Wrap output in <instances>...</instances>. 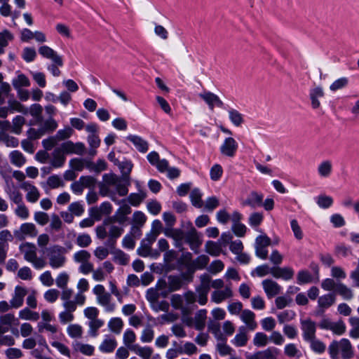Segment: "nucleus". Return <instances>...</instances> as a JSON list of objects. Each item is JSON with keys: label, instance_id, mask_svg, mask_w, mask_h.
<instances>
[{"label": "nucleus", "instance_id": "f3484780", "mask_svg": "<svg viewBox=\"0 0 359 359\" xmlns=\"http://www.w3.org/2000/svg\"><path fill=\"white\" fill-rule=\"evenodd\" d=\"M262 285L269 299L278 295L280 292L281 287L272 279L264 280Z\"/></svg>", "mask_w": 359, "mask_h": 359}, {"label": "nucleus", "instance_id": "5fc2aeb1", "mask_svg": "<svg viewBox=\"0 0 359 359\" xmlns=\"http://www.w3.org/2000/svg\"><path fill=\"white\" fill-rule=\"evenodd\" d=\"M201 194L198 189H194L190 194V199L192 205L198 208H200L203 205L201 200Z\"/></svg>", "mask_w": 359, "mask_h": 359}, {"label": "nucleus", "instance_id": "603ef678", "mask_svg": "<svg viewBox=\"0 0 359 359\" xmlns=\"http://www.w3.org/2000/svg\"><path fill=\"white\" fill-rule=\"evenodd\" d=\"M209 260L210 259L207 255H202L192 262L191 266L196 269H203L206 267Z\"/></svg>", "mask_w": 359, "mask_h": 359}, {"label": "nucleus", "instance_id": "79ce46f5", "mask_svg": "<svg viewBox=\"0 0 359 359\" xmlns=\"http://www.w3.org/2000/svg\"><path fill=\"white\" fill-rule=\"evenodd\" d=\"M307 342L310 343V347L311 350L316 353L321 354L325 352L326 349V345L322 341L317 339L316 337L313 338L311 341H308Z\"/></svg>", "mask_w": 359, "mask_h": 359}, {"label": "nucleus", "instance_id": "13d9d810", "mask_svg": "<svg viewBox=\"0 0 359 359\" xmlns=\"http://www.w3.org/2000/svg\"><path fill=\"white\" fill-rule=\"evenodd\" d=\"M316 203L320 208L326 209L332 205L333 199L329 196L320 195L316 198Z\"/></svg>", "mask_w": 359, "mask_h": 359}, {"label": "nucleus", "instance_id": "a211bd4d", "mask_svg": "<svg viewBox=\"0 0 359 359\" xmlns=\"http://www.w3.org/2000/svg\"><path fill=\"white\" fill-rule=\"evenodd\" d=\"M62 306L65 308V311L59 314V319L61 323L66 324L74 320L73 312L76 310L77 306L72 303L62 304Z\"/></svg>", "mask_w": 359, "mask_h": 359}, {"label": "nucleus", "instance_id": "0eeeda50", "mask_svg": "<svg viewBox=\"0 0 359 359\" xmlns=\"http://www.w3.org/2000/svg\"><path fill=\"white\" fill-rule=\"evenodd\" d=\"M302 337L306 341H311L316 337V323L311 318H306L300 321Z\"/></svg>", "mask_w": 359, "mask_h": 359}, {"label": "nucleus", "instance_id": "c756f323", "mask_svg": "<svg viewBox=\"0 0 359 359\" xmlns=\"http://www.w3.org/2000/svg\"><path fill=\"white\" fill-rule=\"evenodd\" d=\"M10 162L16 167L20 168L26 163V158L22 152L18 150L9 154Z\"/></svg>", "mask_w": 359, "mask_h": 359}, {"label": "nucleus", "instance_id": "1a4fd4ad", "mask_svg": "<svg viewBox=\"0 0 359 359\" xmlns=\"http://www.w3.org/2000/svg\"><path fill=\"white\" fill-rule=\"evenodd\" d=\"M38 231L33 223H24L21 224L18 230L14 231V236L18 240H24L25 236L35 237Z\"/></svg>", "mask_w": 359, "mask_h": 359}, {"label": "nucleus", "instance_id": "4c0bfd02", "mask_svg": "<svg viewBox=\"0 0 359 359\" xmlns=\"http://www.w3.org/2000/svg\"><path fill=\"white\" fill-rule=\"evenodd\" d=\"M336 292L346 300H350L353 297L351 289L341 283L337 285Z\"/></svg>", "mask_w": 359, "mask_h": 359}, {"label": "nucleus", "instance_id": "4be33fe9", "mask_svg": "<svg viewBox=\"0 0 359 359\" xmlns=\"http://www.w3.org/2000/svg\"><path fill=\"white\" fill-rule=\"evenodd\" d=\"M184 241L189 245L191 250H192L196 254L198 253V248L201 246L202 241L199 239L195 229H193L186 234Z\"/></svg>", "mask_w": 359, "mask_h": 359}, {"label": "nucleus", "instance_id": "5701e85b", "mask_svg": "<svg viewBox=\"0 0 359 359\" xmlns=\"http://www.w3.org/2000/svg\"><path fill=\"white\" fill-rule=\"evenodd\" d=\"M51 155L52 159L50 161V165L54 168L62 167L65 163L66 157L60 147L55 148Z\"/></svg>", "mask_w": 359, "mask_h": 359}, {"label": "nucleus", "instance_id": "052dcab7", "mask_svg": "<svg viewBox=\"0 0 359 359\" xmlns=\"http://www.w3.org/2000/svg\"><path fill=\"white\" fill-rule=\"evenodd\" d=\"M67 332L72 338H81L83 334L81 326L77 324L69 325Z\"/></svg>", "mask_w": 359, "mask_h": 359}, {"label": "nucleus", "instance_id": "9b49d317", "mask_svg": "<svg viewBox=\"0 0 359 359\" xmlns=\"http://www.w3.org/2000/svg\"><path fill=\"white\" fill-rule=\"evenodd\" d=\"M20 188L27 192L26 199L28 202L34 203L39 199L40 192L32 183L24 182L20 184Z\"/></svg>", "mask_w": 359, "mask_h": 359}, {"label": "nucleus", "instance_id": "2eb2a0df", "mask_svg": "<svg viewBox=\"0 0 359 359\" xmlns=\"http://www.w3.org/2000/svg\"><path fill=\"white\" fill-rule=\"evenodd\" d=\"M39 54L47 59L51 60L53 62L57 64L58 66L62 67L63 62L62 57L57 54V53L48 46H42L39 48Z\"/></svg>", "mask_w": 359, "mask_h": 359}, {"label": "nucleus", "instance_id": "c85d7f7f", "mask_svg": "<svg viewBox=\"0 0 359 359\" xmlns=\"http://www.w3.org/2000/svg\"><path fill=\"white\" fill-rule=\"evenodd\" d=\"M74 350L76 352H80L86 355H92L94 353V347L89 344H85L79 341H74L72 344Z\"/></svg>", "mask_w": 359, "mask_h": 359}, {"label": "nucleus", "instance_id": "dca6fc26", "mask_svg": "<svg viewBox=\"0 0 359 359\" xmlns=\"http://www.w3.org/2000/svg\"><path fill=\"white\" fill-rule=\"evenodd\" d=\"M151 245L147 242V240H142L140 243V246L137 250V253L143 257H151L153 259H157L160 256V252L157 250H153Z\"/></svg>", "mask_w": 359, "mask_h": 359}, {"label": "nucleus", "instance_id": "bf43d9fd", "mask_svg": "<svg viewBox=\"0 0 359 359\" xmlns=\"http://www.w3.org/2000/svg\"><path fill=\"white\" fill-rule=\"evenodd\" d=\"M154 337V331L150 325H148L142 332L140 339L144 343L151 342Z\"/></svg>", "mask_w": 359, "mask_h": 359}, {"label": "nucleus", "instance_id": "aec40b11", "mask_svg": "<svg viewBox=\"0 0 359 359\" xmlns=\"http://www.w3.org/2000/svg\"><path fill=\"white\" fill-rule=\"evenodd\" d=\"M233 297V291L231 285H226L223 290H215L211 294V300L216 303L220 304L224 300Z\"/></svg>", "mask_w": 359, "mask_h": 359}, {"label": "nucleus", "instance_id": "39448f33", "mask_svg": "<svg viewBox=\"0 0 359 359\" xmlns=\"http://www.w3.org/2000/svg\"><path fill=\"white\" fill-rule=\"evenodd\" d=\"M200 284L196 287V292L198 297V302L201 305H205L208 302V294L210 290L211 277L208 273L200 276Z\"/></svg>", "mask_w": 359, "mask_h": 359}, {"label": "nucleus", "instance_id": "7c9ffc66", "mask_svg": "<svg viewBox=\"0 0 359 359\" xmlns=\"http://www.w3.org/2000/svg\"><path fill=\"white\" fill-rule=\"evenodd\" d=\"M117 343L115 339L107 337L100 344L99 349L102 353H111L116 348Z\"/></svg>", "mask_w": 359, "mask_h": 359}, {"label": "nucleus", "instance_id": "ea45409f", "mask_svg": "<svg viewBox=\"0 0 359 359\" xmlns=\"http://www.w3.org/2000/svg\"><path fill=\"white\" fill-rule=\"evenodd\" d=\"M136 340V335L131 330H127L123 334V343L125 346L130 351H132L135 344L133 343Z\"/></svg>", "mask_w": 359, "mask_h": 359}, {"label": "nucleus", "instance_id": "3c124183", "mask_svg": "<svg viewBox=\"0 0 359 359\" xmlns=\"http://www.w3.org/2000/svg\"><path fill=\"white\" fill-rule=\"evenodd\" d=\"M12 84L15 89L21 88V87H27L30 86L29 79L23 74L18 76V77L13 80Z\"/></svg>", "mask_w": 359, "mask_h": 359}, {"label": "nucleus", "instance_id": "c9c22d12", "mask_svg": "<svg viewBox=\"0 0 359 359\" xmlns=\"http://www.w3.org/2000/svg\"><path fill=\"white\" fill-rule=\"evenodd\" d=\"M183 284L181 277L177 276H169L168 278V285L169 290L171 292L180 290Z\"/></svg>", "mask_w": 359, "mask_h": 359}, {"label": "nucleus", "instance_id": "c03bdc74", "mask_svg": "<svg viewBox=\"0 0 359 359\" xmlns=\"http://www.w3.org/2000/svg\"><path fill=\"white\" fill-rule=\"evenodd\" d=\"M147 194L144 191L140 193H132L128 197V202L133 206H138L141 202L146 198Z\"/></svg>", "mask_w": 359, "mask_h": 359}, {"label": "nucleus", "instance_id": "37998d69", "mask_svg": "<svg viewBox=\"0 0 359 359\" xmlns=\"http://www.w3.org/2000/svg\"><path fill=\"white\" fill-rule=\"evenodd\" d=\"M349 323L351 325V329L349 332V336L353 339L359 338V318L351 317L349 318Z\"/></svg>", "mask_w": 359, "mask_h": 359}, {"label": "nucleus", "instance_id": "7ed1b4c3", "mask_svg": "<svg viewBox=\"0 0 359 359\" xmlns=\"http://www.w3.org/2000/svg\"><path fill=\"white\" fill-rule=\"evenodd\" d=\"M40 123L39 128H30L27 130L28 138L31 140L39 139L46 134L53 133L58 126L57 121L53 117H49L48 119Z\"/></svg>", "mask_w": 359, "mask_h": 359}, {"label": "nucleus", "instance_id": "393cba45", "mask_svg": "<svg viewBox=\"0 0 359 359\" xmlns=\"http://www.w3.org/2000/svg\"><path fill=\"white\" fill-rule=\"evenodd\" d=\"M324 96V91L322 87L317 86L310 90L309 97L311 107L313 109H318L320 106L319 99Z\"/></svg>", "mask_w": 359, "mask_h": 359}, {"label": "nucleus", "instance_id": "8fccbe9b", "mask_svg": "<svg viewBox=\"0 0 359 359\" xmlns=\"http://www.w3.org/2000/svg\"><path fill=\"white\" fill-rule=\"evenodd\" d=\"M8 104V109L11 111L21 112L24 114H28V109L15 100H9Z\"/></svg>", "mask_w": 359, "mask_h": 359}, {"label": "nucleus", "instance_id": "a878e982", "mask_svg": "<svg viewBox=\"0 0 359 359\" xmlns=\"http://www.w3.org/2000/svg\"><path fill=\"white\" fill-rule=\"evenodd\" d=\"M111 225L109 227L108 234L109 239L106 243V245L109 247H113L116 241V239L119 238L123 232V228L122 226H118L111 224Z\"/></svg>", "mask_w": 359, "mask_h": 359}, {"label": "nucleus", "instance_id": "e433bc0d", "mask_svg": "<svg viewBox=\"0 0 359 359\" xmlns=\"http://www.w3.org/2000/svg\"><path fill=\"white\" fill-rule=\"evenodd\" d=\"M264 219V215L262 212H252L248 218V224L251 227L258 231V226L261 224Z\"/></svg>", "mask_w": 359, "mask_h": 359}, {"label": "nucleus", "instance_id": "0e129e2a", "mask_svg": "<svg viewBox=\"0 0 359 359\" xmlns=\"http://www.w3.org/2000/svg\"><path fill=\"white\" fill-rule=\"evenodd\" d=\"M25 119L22 116H16L13 119V128L12 132L14 133L19 135L21 133L22 127L25 124Z\"/></svg>", "mask_w": 359, "mask_h": 359}, {"label": "nucleus", "instance_id": "a18cd8bd", "mask_svg": "<svg viewBox=\"0 0 359 359\" xmlns=\"http://www.w3.org/2000/svg\"><path fill=\"white\" fill-rule=\"evenodd\" d=\"M19 317L21 319L36 321L39 319V314L25 308L19 312Z\"/></svg>", "mask_w": 359, "mask_h": 359}, {"label": "nucleus", "instance_id": "bb28decb", "mask_svg": "<svg viewBox=\"0 0 359 359\" xmlns=\"http://www.w3.org/2000/svg\"><path fill=\"white\" fill-rule=\"evenodd\" d=\"M127 139L133 142V144L140 152L145 153L148 151L149 144L141 137L130 135L127 137Z\"/></svg>", "mask_w": 359, "mask_h": 359}, {"label": "nucleus", "instance_id": "423d86ee", "mask_svg": "<svg viewBox=\"0 0 359 359\" xmlns=\"http://www.w3.org/2000/svg\"><path fill=\"white\" fill-rule=\"evenodd\" d=\"M131 208L128 204H122L116 211L115 214L104 221V225H109L114 222H118L123 225L127 220V215L130 214Z\"/></svg>", "mask_w": 359, "mask_h": 359}, {"label": "nucleus", "instance_id": "338daca9", "mask_svg": "<svg viewBox=\"0 0 359 359\" xmlns=\"http://www.w3.org/2000/svg\"><path fill=\"white\" fill-rule=\"evenodd\" d=\"M297 283L299 285L306 284L312 281V276L306 270H301L297 273Z\"/></svg>", "mask_w": 359, "mask_h": 359}, {"label": "nucleus", "instance_id": "774afa93", "mask_svg": "<svg viewBox=\"0 0 359 359\" xmlns=\"http://www.w3.org/2000/svg\"><path fill=\"white\" fill-rule=\"evenodd\" d=\"M69 211L73 214V215L79 217L84 212L83 205L80 202L72 203L68 207Z\"/></svg>", "mask_w": 359, "mask_h": 359}, {"label": "nucleus", "instance_id": "e2e57ef3", "mask_svg": "<svg viewBox=\"0 0 359 359\" xmlns=\"http://www.w3.org/2000/svg\"><path fill=\"white\" fill-rule=\"evenodd\" d=\"M208 330L217 338V340L225 341L226 338L224 337L220 332V325L217 323H211L208 325Z\"/></svg>", "mask_w": 359, "mask_h": 359}, {"label": "nucleus", "instance_id": "473e14b6", "mask_svg": "<svg viewBox=\"0 0 359 359\" xmlns=\"http://www.w3.org/2000/svg\"><path fill=\"white\" fill-rule=\"evenodd\" d=\"M206 315L207 311L205 309H201L195 314V328L197 330L201 331L205 328Z\"/></svg>", "mask_w": 359, "mask_h": 359}, {"label": "nucleus", "instance_id": "20e7f679", "mask_svg": "<svg viewBox=\"0 0 359 359\" xmlns=\"http://www.w3.org/2000/svg\"><path fill=\"white\" fill-rule=\"evenodd\" d=\"M20 250L24 254V259L31 262L35 269H41L46 265V261L43 258L37 257L35 245L26 243L20 246Z\"/></svg>", "mask_w": 359, "mask_h": 359}, {"label": "nucleus", "instance_id": "6e6d98bb", "mask_svg": "<svg viewBox=\"0 0 359 359\" xmlns=\"http://www.w3.org/2000/svg\"><path fill=\"white\" fill-rule=\"evenodd\" d=\"M269 338L267 335L263 332H257L253 339V344L257 347H262L267 345Z\"/></svg>", "mask_w": 359, "mask_h": 359}, {"label": "nucleus", "instance_id": "de8ad7c7", "mask_svg": "<svg viewBox=\"0 0 359 359\" xmlns=\"http://www.w3.org/2000/svg\"><path fill=\"white\" fill-rule=\"evenodd\" d=\"M130 179L122 178V180H121L115 186L118 195L121 196H126L128 193V187L130 186Z\"/></svg>", "mask_w": 359, "mask_h": 359}, {"label": "nucleus", "instance_id": "b1692460", "mask_svg": "<svg viewBox=\"0 0 359 359\" xmlns=\"http://www.w3.org/2000/svg\"><path fill=\"white\" fill-rule=\"evenodd\" d=\"M335 299V294L331 293L320 297L318 300V306L320 308L318 314L323 313L325 309L330 307L334 304Z\"/></svg>", "mask_w": 359, "mask_h": 359}, {"label": "nucleus", "instance_id": "72a5a7b5", "mask_svg": "<svg viewBox=\"0 0 359 359\" xmlns=\"http://www.w3.org/2000/svg\"><path fill=\"white\" fill-rule=\"evenodd\" d=\"M132 348V351L143 359H149L153 353V349L149 346L142 347L136 344Z\"/></svg>", "mask_w": 359, "mask_h": 359}, {"label": "nucleus", "instance_id": "49530a36", "mask_svg": "<svg viewBox=\"0 0 359 359\" xmlns=\"http://www.w3.org/2000/svg\"><path fill=\"white\" fill-rule=\"evenodd\" d=\"M42 111L43 107L39 104H33L30 106L28 112L36 118V123L41 122L43 120L42 118Z\"/></svg>", "mask_w": 359, "mask_h": 359}, {"label": "nucleus", "instance_id": "f8f14e48", "mask_svg": "<svg viewBox=\"0 0 359 359\" xmlns=\"http://www.w3.org/2000/svg\"><path fill=\"white\" fill-rule=\"evenodd\" d=\"M199 97L208 105L209 109L212 111L215 106L222 107L224 102L215 94L210 91H204L199 94Z\"/></svg>", "mask_w": 359, "mask_h": 359}, {"label": "nucleus", "instance_id": "ddd939ff", "mask_svg": "<svg viewBox=\"0 0 359 359\" xmlns=\"http://www.w3.org/2000/svg\"><path fill=\"white\" fill-rule=\"evenodd\" d=\"M238 149V144L233 137H226L220 147V152L228 157H233Z\"/></svg>", "mask_w": 359, "mask_h": 359}, {"label": "nucleus", "instance_id": "f257e3e1", "mask_svg": "<svg viewBox=\"0 0 359 359\" xmlns=\"http://www.w3.org/2000/svg\"><path fill=\"white\" fill-rule=\"evenodd\" d=\"M341 352L343 359H351L353 357V346L347 339H341L339 341L334 340L328 346V352L331 359H338Z\"/></svg>", "mask_w": 359, "mask_h": 359}, {"label": "nucleus", "instance_id": "69168bd1", "mask_svg": "<svg viewBox=\"0 0 359 359\" xmlns=\"http://www.w3.org/2000/svg\"><path fill=\"white\" fill-rule=\"evenodd\" d=\"M122 172L123 178L130 179V173L133 168V164L130 161L118 162L117 164Z\"/></svg>", "mask_w": 359, "mask_h": 359}, {"label": "nucleus", "instance_id": "09e8293b", "mask_svg": "<svg viewBox=\"0 0 359 359\" xmlns=\"http://www.w3.org/2000/svg\"><path fill=\"white\" fill-rule=\"evenodd\" d=\"M123 321L120 318H113L108 323L109 330L115 334H119L123 328Z\"/></svg>", "mask_w": 359, "mask_h": 359}, {"label": "nucleus", "instance_id": "2f4dec72", "mask_svg": "<svg viewBox=\"0 0 359 359\" xmlns=\"http://www.w3.org/2000/svg\"><path fill=\"white\" fill-rule=\"evenodd\" d=\"M111 298V294L108 292H105L104 294L97 297V302L103 306L105 308V311L107 312L113 311L115 308L114 304H111L110 302Z\"/></svg>", "mask_w": 359, "mask_h": 359}, {"label": "nucleus", "instance_id": "4468645a", "mask_svg": "<svg viewBox=\"0 0 359 359\" xmlns=\"http://www.w3.org/2000/svg\"><path fill=\"white\" fill-rule=\"evenodd\" d=\"M264 195L262 193L252 191H251L245 200L243 201L241 204L243 206H250L252 209H255L262 205Z\"/></svg>", "mask_w": 359, "mask_h": 359}, {"label": "nucleus", "instance_id": "6ab92c4d", "mask_svg": "<svg viewBox=\"0 0 359 359\" xmlns=\"http://www.w3.org/2000/svg\"><path fill=\"white\" fill-rule=\"evenodd\" d=\"M27 294V290L20 286H16L14 294L10 301L11 308L18 309L22 306L24 297Z\"/></svg>", "mask_w": 359, "mask_h": 359}, {"label": "nucleus", "instance_id": "f03ea898", "mask_svg": "<svg viewBox=\"0 0 359 359\" xmlns=\"http://www.w3.org/2000/svg\"><path fill=\"white\" fill-rule=\"evenodd\" d=\"M49 265L53 269H59L65 264L66 250L64 247L55 245L46 249Z\"/></svg>", "mask_w": 359, "mask_h": 359}, {"label": "nucleus", "instance_id": "58836bf2", "mask_svg": "<svg viewBox=\"0 0 359 359\" xmlns=\"http://www.w3.org/2000/svg\"><path fill=\"white\" fill-rule=\"evenodd\" d=\"M332 168V166L330 161H324L319 164L318 167V172L320 176L327 177L331 174Z\"/></svg>", "mask_w": 359, "mask_h": 359}, {"label": "nucleus", "instance_id": "a19ab883", "mask_svg": "<svg viewBox=\"0 0 359 359\" xmlns=\"http://www.w3.org/2000/svg\"><path fill=\"white\" fill-rule=\"evenodd\" d=\"M229 116L231 123L236 127L241 126L244 121L243 115L236 109H230Z\"/></svg>", "mask_w": 359, "mask_h": 359}, {"label": "nucleus", "instance_id": "6e6552de", "mask_svg": "<svg viewBox=\"0 0 359 359\" xmlns=\"http://www.w3.org/2000/svg\"><path fill=\"white\" fill-rule=\"evenodd\" d=\"M73 295V290L70 288L65 287L62 288L61 294V299L63 301V304L72 303L75 304L76 306H82L86 302V296L81 293H77L74 300H71Z\"/></svg>", "mask_w": 359, "mask_h": 359}, {"label": "nucleus", "instance_id": "9d476101", "mask_svg": "<svg viewBox=\"0 0 359 359\" xmlns=\"http://www.w3.org/2000/svg\"><path fill=\"white\" fill-rule=\"evenodd\" d=\"M166 236L172 238L174 240V245L179 249L180 251L184 250L183 240L185 239L186 235L182 230L180 229L167 228L164 231Z\"/></svg>", "mask_w": 359, "mask_h": 359}, {"label": "nucleus", "instance_id": "680f3d73", "mask_svg": "<svg viewBox=\"0 0 359 359\" xmlns=\"http://www.w3.org/2000/svg\"><path fill=\"white\" fill-rule=\"evenodd\" d=\"M279 350L276 347H269L264 351H261V359H277Z\"/></svg>", "mask_w": 359, "mask_h": 359}, {"label": "nucleus", "instance_id": "cd10ccee", "mask_svg": "<svg viewBox=\"0 0 359 359\" xmlns=\"http://www.w3.org/2000/svg\"><path fill=\"white\" fill-rule=\"evenodd\" d=\"M248 337L245 332V327L242 326L239 328V332L236 334L233 339L231 341L233 344L237 347L244 346L247 344Z\"/></svg>", "mask_w": 359, "mask_h": 359}, {"label": "nucleus", "instance_id": "4d7b16f0", "mask_svg": "<svg viewBox=\"0 0 359 359\" xmlns=\"http://www.w3.org/2000/svg\"><path fill=\"white\" fill-rule=\"evenodd\" d=\"M104 325L103 320L100 319H95L89 322V331L88 334L91 337H96L97 335V330Z\"/></svg>", "mask_w": 359, "mask_h": 359}, {"label": "nucleus", "instance_id": "f704fd0d", "mask_svg": "<svg viewBox=\"0 0 359 359\" xmlns=\"http://www.w3.org/2000/svg\"><path fill=\"white\" fill-rule=\"evenodd\" d=\"M205 252L212 256H219L222 252L221 244L212 241H208L205 243Z\"/></svg>", "mask_w": 359, "mask_h": 359}, {"label": "nucleus", "instance_id": "412c9836", "mask_svg": "<svg viewBox=\"0 0 359 359\" xmlns=\"http://www.w3.org/2000/svg\"><path fill=\"white\" fill-rule=\"evenodd\" d=\"M241 320L247 325V327L249 330H255L257 327V323H256L255 314L254 312L249 309H245L242 311V313L240 316Z\"/></svg>", "mask_w": 359, "mask_h": 359}, {"label": "nucleus", "instance_id": "864d4df0", "mask_svg": "<svg viewBox=\"0 0 359 359\" xmlns=\"http://www.w3.org/2000/svg\"><path fill=\"white\" fill-rule=\"evenodd\" d=\"M9 199L16 205H20L23 203L22 194L16 189H8L6 190Z\"/></svg>", "mask_w": 359, "mask_h": 359}]
</instances>
